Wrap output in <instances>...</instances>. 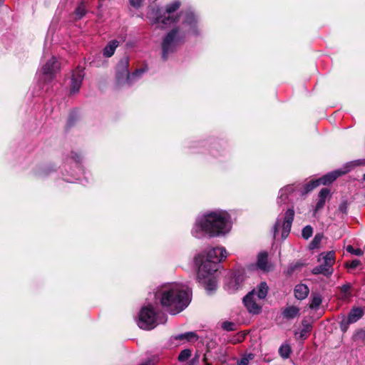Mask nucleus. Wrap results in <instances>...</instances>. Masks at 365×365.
Instances as JSON below:
<instances>
[{"instance_id":"obj_1","label":"nucleus","mask_w":365,"mask_h":365,"mask_svg":"<svg viewBox=\"0 0 365 365\" xmlns=\"http://www.w3.org/2000/svg\"><path fill=\"white\" fill-rule=\"evenodd\" d=\"M231 227L230 216L226 211H207L196 217L191 234L197 239L211 238L226 235Z\"/></svg>"},{"instance_id":"obj_2","label":"nucleus","mask_w":365,"mask_h":365,"mask_svg":"<svg viewBox=\"0 0 365 365\" xmlns=\"http://www.w3.org/2000/svg\"><path fill=\"white\" fill-rule=\"evenodd\" d=\"M155 297L171 314H176L183 311L191 301L188 287L176 282L167 283L158 287Z\"/></svg>"},{"instance_id":"obj_3","label":"nucleus","mask_w":365,"mask_h":365,"mask_svg":"<svg viewBox=\"0 0 365 365\" xmlns=\"http://www.w3.org/2000/svg\"><path fill=\"white\" fill-rule=\"evenodd\" d=\"M227 257V251L224 247H217L208 250L205 257H195V262L199 265L197 280L205 289L210 292L217 288V280L215 275L218 269V263Z\"/></svg>"},{"instance_id":"obj_4","label":"nucleus","mask_w":365,"mask_h":365,"mask_svg":"<svg viewBox=\"0 0 365 365\" xmlns=\"http://www.w3.org/2000/svg\"><path fill=\"white\" fill-rule=\"evenodd\" d=\"M198 34L197 17L192 11L186 12L181 25L173 29L163 40L162 58L166 60L169 54L173 53L178 46L184 42L187 35Z\"/></svg>"},{"instance_id":"obj_5","label":"nucleus","mask_w":365,"mask_h":365,"mask_svg":"<svg viewBox=\"0 0 365 365\" xmlns=\"http://www.w3.org/2000/svg\"><path fill=\"white\" fill-rule=\"evenodd\" d=\"M180 2L175 1L166 5L165 10L160 8H153L148 14V17L150 19L152 26H156V28H165L172 24L178 21V15L175 12L180 8Z\"/></svg>"},{"instance_id":"obj_6","label":"nucleus","mask_w":365,"mask_h":365,"mask_svg":"<svg viewBox=\"0 0 365 365\" xmlns=\"http://www.w3.org/2000/svg\"><path fill=\"white\" fill-rule=\"evenodd\" d=\"M167 321V317L164 314L158 315L152 304L143 306L138 314V326L145 330L154 329L160 324H164Z\"/></svg>"},{"instance_id":"obj_7","label":"nucleus","mask_w":365,"mask_h":365,"mask_svg":"<svg viewBox=\"0 0 365 365\" xmlns=\"http://www.w3.org/2000/svg\"><path fill=\"white\" fill-rule=\"evenodd\" d=\"M268 289L267 283L262 282L244 297L243 303L250 313L257 314L261 312L262 305L257 300L265 299L268 293Z\"/></svg>"},{"instance_id":"obj_8","label":"nucleus","mask_w":365,"mask_h":365,"mask_svg":"<svg viewBox=\"0 0 365 365\" xmlns=\"http://www.w3.org/2000/svg\"><path fill=\"white\" fill-rule=\"evenodd\" d=\"M128 65L129 60L128 57L123 58L117 64L116 78L119 84L130 86L136 78H139L145 72V69L140 68L130 74L128 70Z\"/></svg>"},{"instance_id":"obj_9","label":"nucleus","mask_w":365,"mask_h":365,"mask_svg":"<svg viewBox=\"0 0 365 365\" xmlns=\"http://www.w3.org/2000/svg\"><path fill=\"white\" fill-rule=\"evenodd\" d=\"M318 261L321 262V264L313 268L312 271V274H322L326 277L331 276L334 272L333 265L335 263L334 252H322L319 255Z\"/></svg>"},{"instance_id":"obj_10","label":"nucleus","mask_w":365,"mask_h":365,"mask_svg":"<svg viewBox=\"0 0 365 365\" xmlns=\"http://www.w3.org/2000/svg\"><path fill=\"white\" fill-rule=\"evenodd\" d=\"M60 71V63L57 58L52 56L48 60L37 72L39 81L49 83L55 78L56 73Z\"/></svg>"},{"instance_id":"obj_11","label":"nucleus","mask_w":365,"mask_h":365,"mask_svg":"<svg viewBox=\"0 0 365 365\" xmlns=\"http://www.w3.org/2000/svg\"><path fill=\"white\" fill-rule=\"evenodd\" d=\"M294 210L292 208L288 209L285 212L284 220L282 221L280 219H277L272 229L273 236L275 238L279 230L282 228V237L285 239L290 230L292 224L294 220Z\"/></svg>"},{"instance_id":"obj_12","label":"nucleus","mask_w":365,"mask_h":365,"mask_svg":"<svg viewBox=\"0 0 365 365\" xmlns=\"http://www.w3.org/2000/svg\"><path fill=\"white\" fill-rule=\"evenodd\" d=\"M83 78L84 72L82 68L78 67L73 71L70 86L71 93L74 94L79 91Z\"/></svg>"},{"instance_id":"obj_13","label":"nucleus","mask_w":365,"mask_h":365,"mask_svg":"<svg viewBox=\"0 0 365 365\" xmlns=\"http://www.w3.org/2000/svg\"><path fill=\"white\" fill-rule=\"evenodd\" d=\"M346 171H341V170H335L334 172L329 173L322 178H319L321 184L322 185H328L334 182L338 177L346 173Z\"/></svg>"},{"instance_id":"obj_14","label":"nucleus","mask_w":365,"mask_h":365,"mask_svg":"<svg viewBox=\"0 0 365 365\" xmlns=\"http://www.w3.org/2000/svg\"><path fill=\"white\" fill-rule=\"evenodd\" d=\"M309 289L304 284H299L294 287V296L297 299H304L309 294Z\"/></svg>"},{"instance_id":"obj_15","label":"nucleus","mask_w":365,"mask_h":365,"mask_svg":"<svg viewBox=\"0 0 365 365\" xmlns=\"http://www.w3.org/2000/svg\"><path fill=\"white\" fill-rule=\"evenodd\" d=\"M364 314V310L361 308H354L351 310L348 315L346 325L357 322L362 317Z\"/></svg>"},{"instance_id":"obj_16","label":"nucleus","mask_w":365,"mask_h":365,"mask_svg":"<svg viewBox=\"0 0 365 365\" xmlns=\"http://www.w3.org/2000/svg\"><path fill=\"white\" fill-rule=\"evenodd\" d=\"M351 286L350 284H345L341 286L339 293V298L340 300L343 302H348L350 299L351 297Z\"/></svg>"},{"instance_id":"obj_17","label":"nucleus","mask_w":365,"mask_h":365,"mask_svg":"<svg viewBox=\"0 0 365 365\" xmlns=\"http://www.w3.org/2000/svg\"><path fill=\"white\" fill-rule=\"evenodd\" d=\"M294 191V188L292 185H288L279 190V203H285L287 198L288 195L293 192Z\"/></svg>"},{"instance_id":"obj_18","label":"nucleus","mask_w":365,"mask_h":365,"mask_svg":"<svg viewBox=\"0 0 365 365\" xmlns=\"http://www.w3.org/2000/svg\"><path fill=\"white\" fill-rule=\"evenodd\" d=\"M257 266L262 271H269V267L267 264V254L266 252L260 253L258 255Z\"/></svg>"},{"instance_id":"obj_19","label":"nucleus","mask_w":365,"mask_h":365,"mask_svg":"<svg viewBox=\"0 0 365 365\" xmlns=\"http://www.w3.org/2000/svg\"><path fill=\"white\" fill-rule=\"evenodd\" d=\"M118 46V41L116 40H113L110 41L107 46L103 49V55L106 57H111L116 49V48Z\"/></svg>"},{"instance_id":"obj_20","label":"nucleus","mask_w":365,"mask_h":365,"mask_svg":"<svg viewBox=\"0 0 365 365\" xmlns=\"http://www.w3.org/2000/svg\"><path fill=\"white\" fill-rule=\"evenodd\" d=\"M322 302V297L319 293H312L311 296V300L309 304V308L311 309L317 310Z\"/></svg>"},{"instance_id":"obj_21","label":"nucleus","mask_w":365,"mask_h":365,"mask_svg":"<svg viewBox=\"0 0 365 365\" xmlns=\"http://www.w3.org/2000/svg\"><path fill=\"white\" fill-rule=\"evenodd\" d=\"M299 312V309L294 306L287 307L282 312L283 316L287 319H293L296 317Z\"/></svg>"},{"instance_id":"obj_22","label":"nucleus","mask_w":365,"mask_h":365,"mask_svg":"<svg viewBox=\"0 0 365 365\" xmlns=\"http://www.w3.org/2000/svg\"><path fill=\"white\" fill-rule=\"evenodd\" d=\"M176 340H185L190 341L193 339H197V336L195 332L189 331L184 334H178L174 336Z\"/></svg>"},{"instance_id":"obj_23","label":"nucleus","mask_w":365,"mask_h":365,"mask_svg":"<svg viewBox=\"0 0 365 365\" xmlns=\"http://www.w3.org/2000/svg\"><path fill=\"white\" fill-rule=\"evenodd\" d=\"M322 238H323L322 234H320V233L317 234L309 245V249L314 250L316 248H318L322 242Z\"/></svg>"},{"instance_id":"obj_24","label":"nucleus","mask_w":365,"mask_h":365,"mask_svg":"<svg viewBox=\"0 0 365 365\" xmlns=\"http://www.w3.org/2000/svg\"><path fill=\"white\" fill-rule=\"evenodd\" d=\"M291 348L288 344H282L279 349V353L283 359H287L289 356Z\"/></svg>"},{"instance_id":"obj_25","label":"nucleus","mask_w":365,"mask_h":365,"mask_svg":"<svg viewBox=\"0 0 365 365\" xmlns=\"http://www.w3.org/2000/svg\"><path fill=\"white\" fill-rule=\"evenodd\" d=\"M255 357L253 354H245L240 360L238 361V365H248L250 361H252Z\"/></svg>"},{"instance_id":"obj_26","label":"nucleus","mask_w":365,"mask_h":365,"mask_svg":"<svg viewBox=\"0 0 365 365\" xmlns=\"http://www.w3.org/2000/svg\"><path fill=\"white\" fill-rule=\"evenodd\" d=\"M360 165H365V159H360V160H356L350 162L349 164H347V165H346L347 169L345 171H346V173H347L353 168H354L356 166H360Z\"/></svg>"},{"instance_id":"obj_27","label":"nucleus","mask_w":365,"mask_h":365,"mask_svg":"<svg viewBox=\"0 0 365 365\" xmlns=\"http://www.w3.org/2000/svg\"><path fill=\"white\" fill-rule=\"evenodd\" d=\"M319 185H322L320 180L319 179L315 180H312L305 185V191L307 192L312 190L315 187H318Z\"/></svg>"},{"instance_id":"obj_28","label":"nucleus","mask_w":365,"mask_h":365,"mask_svg":"<svg viewBox=\"0 0 365 365\" xmlns=\"http://www.w3.org/2000/svg\"><path fill=\"white\" fill-rule=\"evenodd\" d=\"M313 234V229L310 225H307L302 229V235L304 239L308 240Z\"/></svg>"},{"instance_id":"obj_29","label":"nucleus","mask_w":365,"mask_h":365,"mask_svg":"<svg viewBox=\"0 0 365 365\" xmlns=\"http://www.w3.org/2000/svg\"><path fill=\"white\" fill-rule=\"evenodd\" d=\"M190 356H191L190 350L184 349L180 353V354L178 356V359L180 361H186L187 359H188Z\"/></svg>"},{"instance_id":"obj_30","label":"nucleus","mask_w":365,"mask_h":365,"mask_svg":"<svg viewBox=\"0 0 365 365\" xmlns=\"http://www.w3.org/2000/svg\"><path fill=\"white\" fill-rule=\"evenodd\" d=\"M86 13V11L83 5L78 6L75 11L76 18L78 19L83 18L85 16Z\"/></svg>"},{"instance_id":"obj_31","label":"nucleus","mask_w":365,"mask_h":365,"mask_svg":"<svg viewBox=\"0 0 365 365\" xmlns=\"http://www.w3.org/2000/svg\"><path fill=\"white\" fill-rule=\"evenodd\" d=\"M346 251L352 255H356V256H361L363 255V251L359 249H355L351 245H348L346 248Z\"/></svg>"},{"instance_id":"obj_32","label":"nucleus","mask_w":365,"mask_h":365,"mask_svg":"<svg viewBox=\"0 0 365 365\" xmlns=\"http://www.w3.org/2000/svg\"><path fill=\"white\" fill-rule=\"evenodd\" d=\"M235 324L230 322H224L222 324V327L226 331H232L235 329Z\"/></svg>"},{"instance_id":"obj_33","label":"nucleus","mask_w":365,"mask_h":365,"mask_svg":"<svg viewBox=\"0 0 365 365\" xmlns=\"http://www.w3.org/2000/svg\"><path fill=\"white\" fill-rule=\"evenodd\" d=\"M329 190L327 188H322L319 193V198L326 200L327 196L329 195Z\"/></svg>"},{"instance_id":"obj_34","label":"nucleus","mask_w":365,"mask_h":365,"mask_svg":"<svg viewBox=\"0 0 365 365\" xmlns=\"http://www.w3.org/2000/svg\"><path fill=\"white\" fill-rule=\"evenodd\" d=\"M244 338H245L244 335L237 334V335L233 336L232 339H231L230 340V341L232 344H237V343L242 341L244 339Z\"/></svg>"},{"instance_id":"obj_35","label":"nucleus","mask_w":365,"mask_h":365,"mask_svg":"<svg viewBox=\"0 0 365 365\" xmlns=\"http://www.w3.org/2000/svg\"><path fill=\"white\" fill-rule=\"evenodd\" d=\"M360 264V261L359 259H354L351 262H350L349 264H347V267L351 269H355Z\"/></svg>"},{"instance_id":"obj_36","label":"nucleus","mask_w":365,"mask_h":365,"mask_svg":"<svg viewBox=\"0 0 365 365\" xmlns=\"http://www.w3.org/2000/svg\"><path fill=\"white\" fill-rule=\"evenodd\" d=\"M132 6L138 8L141 6L143 0H129Z\"/></svg>"},{"instance_id":"obj_37","label":"nucleus","mask_w":365,"mask_h":365,"mask_svg":"<svg viewBox=\"0 0 365 365\" xmlns=\"http://www.w3.org/2000/svg\"><path fill=\"white\" fill-rule=\"evenodd\" d=\"M325 201L326 200H324L323 199H319L318 202H317L315 210H319L322 209L325 204Z\"/></svg>"},{"instance_id":"obj_38","label":"nucleus","mask_w":365,"mask_h":365,"mask_svg":"<svg viewBox=\"0 0 365 365\" xmlns=\"http://www.w3.org/2000/svg\"><path fill=\"white\" fill-rule=\"evenodd\" d=\"M339 210L343 212V213H346V210H347V203L346 202L344 201L342 202L339 207Z\"/></svg>"},{"instance_id":"obj_39","label":"nucleus","mask_w":365,"mask_h":365,"mask_svg":"<svg viewBox=\"0 0 365 365\" xmlns=\"http://www.w3.org/2000/svg\"><path fill=\"white\" fill-rule=\"evenodd\" d=\"M356 337L357 339H365V330L361 329L356 332Z\"/></svg>"},{"instance_id":"obj_40","label":"nucleus","mask_w":365,"mask_h":365,"mask_svg":"<svg viewBox=\"0 0 365 365\" xmlns=\"http://www.w3.org/2000/svg\"><path fill=\"white\" fill-rule=\"evenodd\" d=\"M71 158L74 160L76 163H78L81 160V156L76 153H71Z\"/></svg>"},{"instance_id":"obj_41","label":"nucleus","mask_w":365,"mask_h":365,"mask_svg":"<svg viewBox=\"0 0 365 365\" xmlns=\"http://www.w3.org/2000/svg\"><path fill=\"white\" fill-rule=\"evenodd\" d=\"M304 328L302 330V335H303L304 333H307L311 330V326L309 324H304L303 323Z\"/></svg>"},{"instance_id":"obj_42","label":"nucleus","mask_w":365,"mask_h":365,"mask_svg":"<svg viewBox=\"0 0 365 365\" xmlns=\"http://www.w3.org/2000/svg\"><path fill=\"white\" fill-rule=\"evenodd\" d=\"M242 277L240 276L236 277L234 279L235 282L239 285L240 282H242Z\"/></svg>"},{"instance_id":"obj_43","label":"nucleus","mask_w":365,"mask_h":365,"mask_svg":"<svg viewBox=\"0 0 365 365\" xmlns=\"http://www.w3.org/2000/svg\"><path fill=\"white\" fill-rule=\"evenodd\" d=\"M141 365H154V362L151 360H148L146 362L142 364Z\"/></svg>"},{"instance_id":"obj_44","label":"nucleus","mask_w":365,"mask_h":365,"mask_svg":"<svg viewBox=\"0 0 365 365\" xmlns=\"http://www.w3.org/2000/svg\"><path fill=\"white\" fill-rule=\"evenodd\" d=\"M363 180L365 181V174L363 175Z\"/></svg>"}]
</instances>
